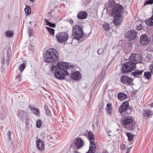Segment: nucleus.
Returning a JSON list of instances; mask_svg holds the SVG:
<instances>
[{
    "instance_id": "obj_1",
    "label": "nucleus",
    "mask_w": 153,
    "mask_h": 153,
    "mask_svg": "<svg viewBox=\"0 0 153 153\" xmlns=\"http://www.w3.org/2000/svg\"><path fill=\"white\" fill-rule=\"evenodd\" d=\"M69 65L67 63L59 62L56 65L53 66L51 71L54 73L56 78L60 80L64 79L68 75L67 71Z\"/></svg>"
},
{
    "instance_id": "obj_2",
    "label": "nucleus",
    "mask_w": 153,
    "mask_h": 153,
    "mask_svg": "<svg viewBox=\"0 0 153 153\" xmlns=\"http://www.w3.org/2000/svg\"><path fill=\"white\" fill-rule=\"evenodd\" d=\"M59 59V55L56 50L53 48L48 50L44 55V59L48 63H52L57 60Z\"/></svg>"
},
{
    "instance_id": "obj_3",
    "label": "nucleus",
    "mask_w": 153,
    "mask_h": 153,
    "mask_svg": "<svg viewBox=\"0 0 153 153\" xmlns=\"http://www.w3.org/2000/svg\"><path fill=\"white\" fill-rule=\"evenodd\" d=\"M122 124L127 129L131 130L137 133L139 131L138 126L133 123L132 119L130 118L125 117L122 121Z\"/></svg>"
},
{
    "instance_id": "obj_4",
    "label": "nucleus",
    "mask_w": 153,
    "mask_h": 153,
    "mask_svg": "<svg viewBox=\"0 0 153 153\" xmlns=\"http://www.w3.org/2000/svg\"><path fill=\"white\" fill-rule=\"evenodd\" d=\"M136 68V64L129 61L128 62L124 63L123 65L122 72L125 74L134 70Z\"/></svg>"
},
{
    "instance_id": "obj_5",
    "label": "nucleus",
    "mask_w": 153,
    "mask_h": 153,
    "mask_svg": "<svg viewBox=\"0 0 153 153\" xmlns=\"http://www.w3.org/2000/svg\"><path fill=\"white\" fill-rule=\"evenodd\" d=\"M90 142V144L89 151L86 153H94L96 149V146L94 143V137L93 133L91 132L89 133L88 137Z\"/></svg>"
},
{
    "instance_id": "obj_6",
    "label": "nucleus",
    "mask_w": 153,
    "mask_h": 153,
    "mask_svg": "<svg viewBox=\"0 0 153 153\" xmlns=\"http://www.w3.org/2000/svg\"><path fill=\"white\" fill-rule=\"evenodd\" d=\"M83 34L82 30L79 25H76L73 27L72 31V36L77 39L81 38Z\"/></svg>"
},
{
    "instance_id": "obj_7",
    "label": "nucleus",
    "mask_w": 153,
    "mask_h": 153,
    "mask_svg": "<svg viewBox=\"0 0 153 153\" xmlns=\"http://www.w3.org/2000/svg\"><path fill=\"white\" fill-rule=\"evenodd\" d=\"M123 12V7L119 4H116L112 10L113 16H120Z\"/></svg>"
},
{
    "instance_id": "obj_8",
    "label": "nucleus",
    "mask_w": 153,
    "mask_h": 153,
    "mask_svg": "<svg viewBox=\"0 0 153 153\" xmlns=\"http://www.w3.org/2000/svg\"><path fill=\"white\" fill-rule=\"evenodd\" d=\"M129 61H131L135 64L139 63H142L143 59L139 55L132 53L131 54L129 58Z\"/></svg>"
},
{
    "instance_id": "obj_9",
    "label": "nucleus",
    "mask_w": 153,
    "mask_h": 153,
    "mask_svg": "<svg viewBox=\"0 0 153 153\" xmlns=\"http://www.w3.org/2000/svg\"><path fill=\"white\" fill-rule=\"evenodd\" d=\"M68 33L65 32L58 33L56 37L58 42H65L68 39Z\"/></svg>"
},
{
    "instance_id": "obj_10",
    "label": "nucleus",
    "mask_w": 153,
    "mask_h": 153,
    "mask_svg": "<svg viewBox=\"0 0 153 153\" xmlns=\"http://www.w3.org/2000/svg\"><path fill=\"white\" fill-rule=\"evenodd\" d=\"M18 115L26 124L28 123L29 118L26 113L23 111L19 110L18 112Z\"/></svg>"
},
{
    "instance_id": "obj_11",
    "label": "nucleus",
    "mask_w": 153,
    "mask_h": 153,
    "mask_svg": "<svg viewBox=\"0 0 153 153\" xmlns=\"http://www.w3.org/2000/svg\"><path fill=\"white\" fill-rule=\"evenodd\" d=\"M150 40V39L148 36L146 34L142 35L140 38V42L143 46H144L148 43Z\"/></svg>"
},
{
    "instance_id": "obj_12",
    "label": "nucleus",
    "mask_w": 153,
    "mask_h": 153,
    "mask_svg": "<svg viewBox=\"0 0 153 153\" xmlns=\"http://www.w3.org/2000/svg\"><path fill=\"white\" fill-rule=\"evenodd\" d=\"M125 35L126 37L133 40L137 36L136 32L133 30H130L126 32Z\"/></svg>"
},
{
    "instance_id": "obj_13",
    "label": "nucleus",
    "mask_w": 153,
    "mask_h": 153,
    "mask_svg": "<svg viewBox=\"0 0 153 153\" xmlns=\"http://www.w3.org/2000/svg\"><path fill=\"white\" fill-rule=\"evenodd\" d=\"M121 81L124 84L127 85L132 84L133 80L127 76H122L121 78Z\"/></svg>"
},
{
    "instance_id": "obj_14",
    "label": "nucleus",
    "mask_w": 153,
    "mask_h": 153,
    "mask_svg": "<svg viewBox=\"0 0 153 153\" xmlns=\"http://www.w3.org/2000/svg\"><path fill=\"white\" fill-rule=\"evenodd\" d=\"M128 106V102L125 101L123 102L120 106L119 108V111L120 113H122L125 111Z\"/></svg>"
},
{
    "instance_id": "obj_15",
    "label": "nucleus",
    "mask_w": 153,
    "mask_h": 153,
    "mask_svg": "<svg viewBox=\"0 0 153 153\" xmlns=\"http://www.w3.org/2000/svg\"><path fill=\"white\" fill-rule=\"evenodd\" d=\"M113 23L116 25L119 26L120 25L122 22V19L120 16H113Z\"/></svg>"
},
{
    "instance_id": "obj_16",
    "label": "nucleus",
    "mask_w": 153,
    "mask_h": 153,
    "mask_svg": "<svg viewBox=\"0 0 153 153\" xmlns=\"http://www.w3.org/2000/svg\"><path fill=\"white\" fill-rule=\"evenodd\" d=\"M75 144L76 147L79 149L83 146L84 142L80 137H77L75 140Z\"/></svg>"
},
{
    "instance_id": "obj_17",
    "label": "nucleus",
    "mask_w": 153,
    "mask_h": 153,
    "mask_svg": "<svg viewBox=\"0 0 153 153\" xmlns=\"http://www.w3.org/2000/svg\"><path fill=\"white\" fill-rule=\"evenodd\" d=\"M80 74L78 71H75L72 73L71 74V77L74 80H79L81 78Z\"/></svg>"
},
{
    "instance_id": "obj_18",
    "label": "nucleus",
    "mask_w": 153,
    "mask_h": 153,
    "mask_svg": "<svg viewBox=\"0 0 153 153\" xmlns=\"http://www.w3.org/2000/svg\"><path fill=\"white\" fill-rule=\"evenodd\" d=\"M36 144L37 148L39 150L42 151L44 150V145L41 140L39 139L37 140L36 141Z\"/></svg>"
},
{
    "instance_id": "obj_19",
    "label": "nucleus",
    "mask_w": 153,
    "mask_h": 153,
    "mask_svg": "<svg viewBox=\"0 0 153 153\" xmlns=\"http://www.w3.org/2000/svg\"><path fill=\"white\" fill-rule=\"evenodd\" d=\"M87 16V14L86 12L85 11H80L77 14V17L79 19H83L86 18Z\"/></svg>"
},
{
    "instance_id": "obj_20",
    "label": "nucleus",
    "mask_w": 153,
    "mask_h": 153,
    "mask_svg": "<svg viewBox=\"0 0 153 153\" xmlns=\"http://www.w3.org/2000/svg\"><path fill=\"white\" fill-rule=\"evenodd\" d=\"M9 56L8 55H7L6 58L4 57L2 60L1 67L2 68H4L5 66V60L6 62V65L7 66H8L9 62Z\"/></svg>"
},
{
    "instance_id": "obj_21",
    "label": "nucleus",
    "mask_w": 153,
    "mask_h": 153,
    "mask_svg": "<svg viewBox=\"0 0 153 153\" xmlns=\"http://www.w3.org/2000/svg\"><path fill=\"white\" fill-rule=\"evenodd\" d=\"M127 96L125 94L120 93L118 95V99L121 101H123L127 98Z\"/></svg>"
},
{
    "instance_id": "obj_22",
    "label": "nucleus",
    "mask_w": 153,
    "mask_h": 153,
    "mask_svg": "<svg viewBox=\"0 0 153 153\" xmlns=\"http://www.w3.org/2000/svg\"><path fill=\"white\" fill-rule=\"evenodd\" d=\"M146 24L149 26H153V16L148 20L145 21Z\"/></svg>"
},
{
    "instance_id": "obj_23",
    "label": "nucleus",
    "mask_w": 153,
    "mask_h": 153,
    "mask_svg": "<svg viewBox=\"0 0 153 153\" xmlns=\"http://www.w3.org/2000/svg\"><path fill=\"white\" fill-rule=\"evenodd\" d=\"M108 6L110 7H114L116 4H115L114 0H109L107 3Z\"/></svg>"
},
{
    "instance_id": "obj_24",
    "label": "nucleus",
    "mask_w": 153,
    "mask_h": 153,
    "mask_svg": "<svg viewBox=\"0 0 153 153\" xmlns=\"http://www.w3.org/2000/svg\"><path fill=\"white\" fill-rule=\"evenodd\" d=\"M143 72V70L139 71V70H137V71L132 73L131 75L134 76L140 75Z\"/></svg>"
},
{
    "instance_id": "obj_25",
    "label": "nucleus",
    "mask_w": 153,
    "mask_h": 153,
    "mask_svg": "<svg viewBox=\"0 0 153 153\" xmlns=\"http://www.w3.org/2000/svg\"><path fill=\"white\" fill-rule=\"evenodd\" d=\"M102 27L106 31H108L110 29V25L106 22L104 23L102 25Z\"/></svg>"
},
{
    "instance_id": "obj_26",
    "label": "nucleus",
    "mask_w": 153,
    "mask_h": 153,
    "mask_svg": "<svg viewBox=\"0 0 153 153\" xmlns=\"http://www.w3.org/2000/svg\"><path fill=\"white\" fill-rule=\"evenodd\" d=\"M26 66V64L25 63H23L19 66L18 69L21 72H22L25 69Z\"/></svg>"
},
{
    "instance_id": "obj_27",
    "label": "nucleus",
    "mask_w": 153,
    "mask_h": 153,
    "mask_svg": "<svg viewBox=\"0 0 153 153\" xmlns=\"http://www.w3.org/2000/svg\"><path fill=\"white\" fill-rule=\"evenodd\" d=\"M31 110L32 113H33L36 116H39V111L38 109H36L35 108H31Z\"/></svg>"
},
{
    "instance_id": "obj_28",
    "label": "nucleus",
    "mask_w": 153,
    "mask_h": 153,
    "mask_svg": "<svg viewBox=\"0 0 153 153\" xmlns=\"http://www.w3.org/2000/svg\"><path fill=\"white\" fill-rule=\"evenodd\" d=\"M25 11L27 15H29L31 13V9L30 7L28 5H26L25 9Z\"/></svg>"
},
{
    "instance_id": "obj_29",
    "label": "nucleus",
    "mask_w": 153,
    "mask_h": 153,
    "mask_svg": "<svg viewBox=\"0 0 153 153\" xmlns=\"http://www.w3.org/2000/svg\"><path fill=\"white\" fill-rule=\"evenodd\" d=\"M6 36L9 37H12L14 35L13 33L11 31L8 30L6 33Z\"/></svg>"
},
{
    "instance_id": "obj_30",
    "label": "nucleus",
    "mask_w": 153,
    "mask_h": 153,
    "mask_svg": "<svg viewBox=\"0 0 153 153\" xmlns=\"http://www.w3.org/2000/svg\"><path fill=\"white\" fill-rule=\"evenodd\" d=\"M47 30L48 31L50 34L52 35H53L54 33V30L53 29L51 28L47 27H46Z\"/></svg>"
},
{
    "instance_id": "obj_31",
    "label": "nucleus",
    "mask_w": 153,
    "mask_h": 153,
    "mask_svg": "<svg viewBox=\"0 0 153 153\" xmlns=\"http://www.w3.org/2000/svg\"><path fill=\"white\" fill-rule=\"evenodd\" d=\"M126 135L128 137V140L129 141H131L133 139V136L130 133L128 132H127L126 133Z\"/></svg>"
},
{
    "instance_id": "obj_32",
    "label": "nucleus",
    "mask_w": 153,
    "mask_h": 153,
    "mask_svg": "<svg viewBox=\"0 0 153 153\" xmlns=\"http://www.w3.org/2000/svg\"><path fill=\"white\" fill-rule=\"evenodd\" d=\"M151 74L150 72H145L144 76L147 79H149L151 77Z\"/></svg>"
},
{
    "instance_id": "obj_33",
    "label": "nucleus",
    "mask_w": 153,
    "mask_h": 153,
    "mask_svg": "<svg viewBox=\"0 0 153 153\" xmlns=\"http://www.w3.org/2000/svg\"><path fill=\"white\" fill-rule=\"evenodd\" d=\"M45 21L46 22V25H48L50 27H55V24L53 23H51V22H49L48 20L46 19H45Z\"/></svg>"
},
{
    "instance_id": "obj_34",
    "label": "nucleus",
    "mask_w": 153,
    "mask_h": 153,
    "mask_svg": "<svg viewBox=\"0 0 153 153\" xmlns=\"http://www.w3.org/2000/svg\"><path fill=\"white\" fill-rule=\"evenodd\" d=\"M153 114V112L151 110H147L146 111V116L148 117H151Z\"/></svg>"
},
{
    "instance_id": "obj_35",
    "label": "nucleus",
    "mask_w": 153,
    "mask_h": 153,
    "mask_svg": "<svg viewBox=\"0 0 153 153\" xmlns=\"http://www.w3.org/2000/svg\"><path fill=\"white\" fill-rule=\"evenodd\" d=\"M45 108L46 111V114L48 116H51V112L50 110L48 109V107L45 106Z\"/></svg>"
},
{
    "instance_id": "obj_36",
    "label": "nucleus",
    "mask_w": 153,
    "mask_h": 153,
    "mask_svg": "<svg viewBox=\"0 0 153 153\" xmlns=\"http://www.w3.org/2000/svg\"><path fill=\"white\" fill-rule=\"evenodd\" d=\"M42 124V122L41 120L40 119H39L36 122V126L38 128L40 127L41 126Z\"/></svg>"
},
{
    "instance_id": "obj_37",
    "label": "nucleus",
    "mask_w": 153,
    "mask_h": 153,
    "mask_svg": "<svg viewBox=\"0 0 153 153\" xmlns=\"http://www.w3.org/2000/svg\"><path fill=\"white\" fill-rule=\"evenodd\" d=\"M106 111L107 114L109 115H111L112 111V108H106Z\"/></svg>"
},
{
    "instance_id": "obj_38",
    "label": "nucleus",
    "mask_w": 153,
    "mask_h": 153,
    "mask_svg": "<svg viewBox=\"0 0 153 153\" xmlns=\"http://www.w3.org/2000/svg\"><path fill=\"white\" fill-rule=\"evenodd\" d=\"M21 78L22 74H18L16 77V79L19 81H20L21 80Z\"/></svg>"
},
{
    "instance_id": "obj_39",
    "label": "nucleus",
    "mask_w": 153,
    "mask_h": 153,
    "mask_svg": "<svg viewBox=\"0 0 153 153\" xmlns=\"http://www.w3.org/2000/svg\"><path fill=\"white\" fill-rule=\"evenodd\" d=\"M153 3V0H148L146 1L145 5L152 4Z\"/></svg>"
},
{
    "instance_id": "obj_40",
    "label": "nucleus",
    "mask_w": 153,
    "mask_h": 153,
    "mask_svg": "<svg viewBox=\"0 0 153 153\" xmlns=\"http://www.w3.org/2000/svg\"><path fill=\"white\" fill-rule=\"evenodd\" d=\"M120 148L122 150H125L126 149V145L124 144H122L120 146Z\"/></svg>"
},
{
    "instance_id": "obj_41",
    "label": "nucleus",
    "mask_w": 153,
    "mask_h": 153,
    "mask_svg": "<svg viewBox=\"0 0 153 153\" xmlns=\"http://www.w3.org/2000/svg\"><path fill=\"white\" fill-rule=\"evenodd\" d=\"M7 135L8 137V139L9 140H10L11 139L10 136L11 135V133L10 131H8Z\"/></svg>"
},
{
    "instance_id": "obj_42",
    "label": "nucleus",
    "mask_w": 153,
    "mask_h": 153,
    "mask_svg": "<svg viewBox=\"0 0 153 153\" xmlns=\"http://www.w3.org/2000/svg\"><path fill=\"white\" fill-rule=\"evenodd\" d=\"M103 50L102 49H99L97 51V53L98 54H101Z\"/></svg>"
},
{
    "instance_id": "obj_43",
    "label": "nucleus",
    "mask_w": 153,
    "mask_h": 153,
    "mask_svg": "<svg viewBox=\"0 0 153 153\" xmlns=\"http://www.w3.org/2000/svg\"><path fill=\"white\" fill-rule=\"evenodd\" d=\"M125 112H126L128 114H129L131 112V110L128 108V107H127L126 110L125 111Z\"/></svg>"
},
{
    "instance_id": "obj_44",
    "label": "nucleus",
    "mask_w": 153,
    "mask_h": 153,
    "mask_svg": "<svg viewBox=\"0 0 153 153\" xmlns=\"http://www.w3.org/2000/svg\"><path fill=\"white\" fill-rule=\"evenodd\" d=\"M108 134L109 136H114V134H113L111 132V131H108Z\"/></svg>"
},
{
    "instance_id": "obj_45",
    "label": "nucleus",
    "mask_w": 153,
    "mask_h": 153,
    "mask_svg": "<svg viewBox=\"0 0 153 153\" xmlns=\"http://www.w3.org/2000/svg\"><path fill=\"white\" fill-rule=\"evenodd\" d=\"M105 71H102L101 72L100 77H103L105 76Z\"/></svg>"
},
{
    "instance_id": "obj_46",
    "label": "nucleus",
    "mask_w": 153,
    "mask_h": 153,
    "mask_svg": "<svg viewBox=\"0 0 153 153\" xmlns=\"http://www.w3.org/2000/svg\"><path fill=\"white\" fill-rule=\"evenodd\" d=\"M143 28V27L142 25H140L139 26H138L137 27V30H141Z\"/></svg>"
},
{
    "instance_id": "obj_47",
    "label": "nucleus",
    "mask_w": 153,
    "mask_h": 153,
    "mask_svg": "<svg viewBox=\"0 0 153 153\" xmlns=\"http://www.w3.org/2000/svg\"><path fill=\"white\" fill-rule=\"evenodd\" d=\"M111 103H108L107 105L106 108H111Z\"/></svg>"
},
{
    "instance_id": "obj_48",
    "label": "nucleus",
    "mask_w": 153,
    "mask_h": 153,
    "mask_svg": "<svg viewBox=\"0 0 153 153\" xmlns=\"http://www.w3.org/2000/svg\"><path fill=\"white\" fill-rule=\"evenodd\" d=\"M69 22L71 24H72L74 23V21L72 19H70L69 20Z\"/></svg>"
},
{
    "instance_id": "obj_49",
    "label": "nucleus",
    "mask_w": 153,
    "mask_h": 153,
    "mask_svg": "<svg viewBox=\"0 0 153 153\" xmlns=\"http://www.w3.org/2000/svg\"><path fill=\"white\" fill-rule=\"evenodd\" d=\"M33 33L32 32H30L29 33V36H32L33 35Z\"/></svg>"
},
{
    "instance_id": "obj_50",
    "label": "nucleus",
    "mask_w": 153,
    "mask_h": 153,
    "mask_svg": "<svg viewBox=\"0 0 153 153\" xmlns=\"http://www.w3.org/2000/svg\"><path fill=\"white\" fill-rule=\"evenodd\" d=\"M32 2H34L35 1V0H30Z\"/></svg>"
},
{
    "instance_id": "obj_51",
    "label": "nucleus",
    "mask_w": 153,
    "mask_h": 153,
    "mask_svg": "<svg viewBox=\"0 0 153 153\" xmlns=\"http://www.w3.org/2000/svg\"><path fill=\"white\" fill-rule=\"evenodd\" d=\"M149 67H150V71H152V70H151V67H152H152H151V66H150Z\"/></svg>"
},
{
    "instance_id": "obj_52",
    "label": "nucleus",
    "mask_w": 153,
    "mask_h": 153,
    "mask_svg": "<svg viewBox=\"0 0 153 153\" xmlns=\"http://www.w3.org/2000/svg\"><path fill=\"white\" fill-rule=\"evenodd\" d=\"M153 106V103H152L151 104V107H152Z\"/></svg>"
},
{
    "instance_id": "obj_53",
    "label": "nucleus",
    "mask_w": 153,
    "mask_h": 153,
    "mask_svg": "<svg viewBox=\"0 0 153 153\" xmlns=\"http://www.w3.org/2000/svg\"><path fill=\"white\" fill-rule=\"evenodd\" d=\"M74 153H80L79 152H78L75 151V152H74Z\"/></svg>"
},
{
    "instance_id": "obj_54",
    "label": "nucleus",
    "mask_w": 153,
    "mask_h": 153,
    "mask_svg": "<svg viewBox=\"0 0 153 153\" xmlns=\"http://www.w3.org/2000/svg\"><path fill=\"white\" fill-rule=\"evenodd\" d=\"M129 150H128V151H127L126 153H128L129 152Z\"/></svg>"
},
{
    "instance_id": "obj_55",
    "label": "nucleus",
    "mask_w": 153,
    "mask_h": 153,
    "mask_svg": "<svg viewBox=\"0 0 153 153\" xmlns=\"http://www.w3.org/2000/svg\"><path fill=\"white\" fill-rule=\"evenodd\" d=\"M103 153H107L106 152H103Z\"/></svg>"
},
{
    "instance_id": "obj_56",
    "label": "nucleus",
    "mask_w": 153,
    "mask_h": 153,
    "mask_svg": "<svg viewBox=\"0 0 153 153\" xmlns=\"http://www.w3.org/2000/svg\"><path fill=\"white\" fill-rule=\"evenodd\" d=\"M128 149H130V148H128Z\"/></svg>"
}]
</instances>
